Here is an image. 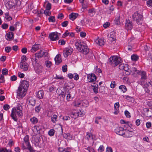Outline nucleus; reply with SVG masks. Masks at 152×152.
<instances>
[{"mask_svg":"<svg viewBox=\"0 0 152 152\" xmlns=\"http://www.w3.org/2000/svg\"><path fill=\"white\" fill-rule=\"evenodd\" d=\"M22 109V107L20 105H18L16 108H12L11 116L14 121H17L18 120L17 115L19 117L22 115L23 113Z\"/></svg>","mask_w":152,"mask_h":152,"instance_id":"obj_1","label":"nucleus"},{"mask_svg":"<svg viewBox=\"0 0 152 152\" xmlns=\"http://www.w3.org/2000/svg\"><path fill=\"white\" fill-rule=\"evenodd\" d=\"M75 46L76 49L80 52L86 55L89 52V50L86 44L83 42L78 41L75 42Z\"/></svg>","mask_w":152,"mask_h":152,"instance_id":"obj_2","label":"nucleus"},{"mask_svg":"<svg viewBox=\"0 0 152 152\" xmlns=\"http://www.w3.org/2000/svg\"><path fill=\"white\" fill-rule=\"evenodd\" d=\"M32 61L36 72L38 74L41 73L43 69V67L37 62L36 58H33Z\"/></svg>","mask_w":152,"mask_h":152,"instance_id":"obj_3","label":"nucleus"},{"mask_svg":"<svg viewBox=\"0 0 152 152\" xmlns=\"http://www.w3.org/2000/svg\"><path fill=\"white\" fill-rule=\"evenodd\" d=\"M121 62L120 57L117 56H114L110 57L109 59V63L113 66H116Z\"/></svg>","mask_w":152,"mask_h":152,"instance_id":"obj_4","label":"nucleus"},{"mask_svg":"<svg viewBox=\"0 0 152 152\" xmlns=\"http://www.w3.org/2000/svg\"><path fill=\"white\" fill-rule=\"evenodd\" d=\"M132 17L134 20L136 21L138 24H140V22L142 18V15H141L136 12L133 15Z\"/></svg>","mask_w":152,"mask_h":152,"instance_id":"obj_5","label":"nucleus"},{"mask_svg":"<svg viewBox=\"0 0 152 152\" xmlns=\"http://www.w3.org/2000/svg\"><path fill=\"white\" fill-rule=\"evenodd\" d=\"M27 90L19 87L17 91V95L19 97L22 98L24 96Z\"/></svg>","mask_w":152,"mask_h":152,"instance_id":"obj_6","label":"nucleus"},{"mask_svg":"<svg viewBox=\"0 0 152 152\" xmlns=\"http://www.w3.org/2000/svg\"><path fill=\"white\" fill-rule=\"evenodd\" d=\"M73 49L70 47H68L65 48L63 50V55L65 58L71 55L73 52Z\"/></svg>","mask_w":152,"mask_h":152,"instance_id":"obj_7","label":"nucleus"},{"mask_svg":"<svg viewBox=\"0 0 152 152\" xmlns=\"http://www.w3.org/2000/svg\"><path fill=\"white\" fill-rule=\"evenodd\" d=\"M129 126L127 127V129H125L124 134L126 137H132L134 135V133L133 132V129H130Z\"/></svg>","mask_w":152,"mask_h":152,"instance_id":"obj_8","label":"nucleus"},{"mask_svg":"<svg viewBox=\"0 0 152 152\" xmlns=\"http://www.w3.org/2000/svg\"><path fill=\"white\" fill-rule=\"evenodd\" d=\"M69 115L72 118L74 119L76 118L78 116H81V112L77 111L76 110H73L71 112Z\"/></svg>","mask_w":152,"mask_h":152,"instance_id":"obj_9","label":"nucleus"},{"mask_svg":"<svg viewBox=\"0 0 152 152\" xmlns=\"http://www.w3.org/2000/svg\"><path fill=\"white\" fill-rule=\"evenodd\" d=\"M24 142L23 143L22 146V148L23 149H27V147L30 145L29 142V138L28 135L26 136L24 138Z\"/></svg>","mask_w":152,"mask_h":152,"instance_id":"obj_10","label":"nucleus"},{"mask_svg":"<svg viewBox=\"0 0 152 152\" xmlns=\"http://www.w3.org/2000/svg\"><path fill=\"white\" fill-rule=\"evenodd\" d=\"M125 128H123L118 126L116 127L115 130V132L117 134L120 135H123L124 134L125 130Z\"/></svg>","mask_w":152,"mask_h":152,"instance_id":"obj_11","label":"nucleus"},{"mask_svg":"<svg viewBox=\"0 0 152 152\" xmlns=\"http://www.w3.org/2000/svg\"><path fill=\"white\" fill-rule=\"evenodd\" d=\"M29 83L28 81L26 80H23L21 81L19 87L23 89L27 90L29 86Z\"/></svg>","mask_w":152,"mask_h":152,"instance_id":"obj_12","label":"nucleus"},{"mask_svg":"<svg viewBox=\"0 0 152 152\" xmlns=\"http://www.w3.org/2000/svg\"><path fill=\"white\" fill-rule=\"evenodd\" d=\"M88 81L89 82H93L96 80V76L94 74H89L87 75Z\"/></svg>","mask_w":152,"mask_h":152,"instance_id":"obj_13","label":"nucleus"},{"mask_svg":"<svg viewBox=\"0 0 152 152\" xmlns=\"http://www.w3.org/2000/svg\"><path fill=\"white\" fill-rule=\"evenodd\" d=\"M132 22L129 20H126L125 23V28L127 30H131L132 28Z\"/></svg>","mask_w":152,"mask_h":152,"instance_id":"obj_14","label":"nucleus"},{"mask_svg":"<svg viewBox=\"0 0 152 152\" xmlns=\"http://www.w3.org/2000/svg\"><path fill=\"white\" fill-rule=\"evenodd\" d=\"M115 36V33L114 31H113L111 32L110 34L108 35V39L111 42L115 41L116 40Z\"/></svg>","mask_w":152,"mask_h":152,"instance_id":"obj_15","label":"nucleus"},{"mask_svg":"<svg viewBox=\"0 0 152 152\" xmlns=\"http://www.w3.org/2000/svg\"><path fill=\"white\" fill-rule=\"evenodd\" d=\"M28 64L26 62H21L20 63V67L23 70L26 71L28 69Z\"/></svg>","mask_w":152,"mask_h":152,"instance_id":"obj_16","label":"nucleus"},{"mask_svg":"<svg viewBox=\"0 0 152 152\" xmlns=\"http://www.w3.org/2000/svg\"><path fill=\"white\" fill-rule=\"evenodd\" d=\"M48 55V53L46 52L43 51L42 50H41L38 53L35 54V57L38 58L42 57L44 56H46Z\"/></svg>","mask_w":152,"mask_h":152,"instance_id":"obj_17","label":"nucleus"},{"mask_svg":"<svg viewBox=\"0 0 152 152\" xmlns=\"http://www.w3.org/2000/svg\"><path fill=\"white\" fill-rule=\"evenodd\" d=\"M40 138L38 136H35L33 138V142L35 145L38 146L40 142Z\"/></svg>","mask_w":152,"mask_h":152,"instance_id":"obj_18","label":"nucleus"},{"mask_svg":"<svg viewBox=\"0 0 152 152\" xmlns=\"http://www.w3.org/2000/svg\"><path fill=\"white\" fill-rule=\"evenodd\" d=\"M49 37L52 41L56 40L57 38V32H55L51 33L49 34Z\"/></svg>","mask_w":152,"mask_h":152,"instance_id":"obj_19","label":"nucleus"},{"mask_svg":"<svg viewBox=\"0 0 152 152\" xmlns=\"http://www.w3.org/2000/svg\"><path fill=\"white\" fill-rule=\"evenodd\" d=\"M96 43L99 46L104 45V43L103 39L102 38H98L95 40Z\"/></svg>","mask_w":152,"mask_h":152,"instance_id":"obj_20","label":"nucleus"},{"mask_svg":"<svg viewBox=\"0 0 152 152\" xmlns=\"http://www.w3.org/2000/svg\"><path fill=\"white\" fill-rule=\"evenodd\" d=\"M141 84L143 88H148L150 86H152V81H150L149 82L144 83L143 82L141 81Z\"/></svg>","mask_w":152,"mask_h":152,"instance_id":"obj_21","label":"nucleus"},{"mask_svg":"<svg viewBox=\"0 0 152 152\" xmlns=\"http://www.w3.org/2000/svg\"><path fill=\"white\" fill-rule=\"evenodd\" d=\"M119 104L118 102H116L115 104L114 105L115 111L114 113V114L117 115L119 113Z\"/></svg>","mask_w":152,"mask_h":152,"instance_id":"obj_22","label":"nucleus"},{"mask_svg":"<svg viewBox=\"0 0 152 152\" xmlns=\"http://www.w3.org/2000/svg\"><path fill=\"white\" fill-rule=\"evenodd\" d=\"M138 74L141 75V80H145L147 78V76L146 73L144 71H140L139 74Z\"/></svg>","mask_w":152,"mask_h":152,"instance_id":"obj_23","label":"nucleus"},{"mask_svg":"<svg viewBox=\"0 0 152 152\" xmlns=\"http://www.w3.org/2000/svg\"><path fill=\"white\" fill-rule=\"evenodd\" d=\"M40 45L38 44L34 45L32 47L31 50L33 53H34L39 49Z\"/></svg>","mask_w":152,"mask_h":152,"instance_id":"obj_24","label":"nucleus"},{"mask_svg":"<svg viewBox=\"0 0 152 152\" xmlns=\"http://www.w3.org/2000/svg\"><path fill=\"white\" fill-rule=\"evenodd\" d=\"M91 86L95 94L97 93L98 92V85L94 83Z\"/></svg>","mask_w":152,"mask_h":152,"instance_id":"obj_25","label":"nucleus"},{"mask_svg":"<svg viewBox=\"0 0 152 152\" xmlns=\"http://www.w3.org/2000/svg\"><path fill=\"white\" fill-rule=\"evenodd\" d=\"M37 96L39 99H42L44 96V91L42 90H40L38 91L37 95Z\"/></svg>","mask_w":152,"mask_h":152,"instance_id":"obj_26","label":"nucleus"},{"mask_svg":"<svg viewBox=\"0 0 152 152\" xmlns=\"http://www.w3.org/2000/svg\"><path fill=\"white\" fill-rule=\"evenodd\" d=\"M41 129V127L40 126H35L33 128V131L34 132H37L38 133H39V132Z\"/></svg>","mask_w":152,"mask_h":152,"instance_id":"obj_27","label":"nucleus"},{"mask_svg":"<svg viewBox=\"0 0 152 152\" xmlns=\"http://www.w3.org/2000/svg\"><path fill=\"white\" fill-rule=\"evenodd\" d=\"M124 70L125 71L126 74L127 75H130V72L132 71H131V69L129 68L128 65L127 64H126Z\"/></svg>","mask_w":152,"mask_h":152,"instance_id":"obj_28","label":"nucleus"},{"mask_svg":"<svg viewBox=\"0 0 152 152\" xmlns=\"http://www.w3.org/2000/svg\"><path fill=\"white\" fill-rule=\"evenodd\" d=\"M13 36V32H10L7 34V38L8 40H10L12 39Z\"/></svg>","mask_w":152,"mask_h":152,"instance_id":"obj_29","label":"nucleus"},{"mask_svg":"<svg viewBox=\"0 0 152 152\" xmlns=\"http://www.w3.org/2000/svg\"><path fill=\"white\" fill-rule=\"evenodd\" d=\"M77 16V14L75 13H72L69 15V18L72 20L75 19Z\"/></svg>","mask_w":152,"mask_h":152,"instance_id":"obj_30","label":"nucleus"},{"mask_svg":"<svg viewBox=\"0 0 152 152\" xmlns=\"http://www.w3.org/2000/svg\"><path fill=\"white\" fill-rule=\"evenodd\" d=\"M28 102L32 106L35 105L36 101L34 99L32 98H30Z\"/></svg>","mask_w":152,"mask_h":152,"instance_id":"obj_31","label":"nucleus"},{"mask_svg":"<svg viewBox=\"0 0 152 152\" xmlns=\"http://www.w3.org/2000/svg\"><path fill=\"white\" fill-rule=\"evenodd\" d=\"M131 71H132L130 72V73L131 72H132L133 73L135 74H139V72L140 71L138 70H137L136 68L135 67H133L132 68L131 70Z\"/></svg>","mask_w":152,"mask_h":152,"instance_id":"obj_32","label":"nucleus"},{"mask_svg":"<svg viewBox=\"0 0 152 152\" xmlns=\"http://www.w3.org/2000/svg\"><path fill=\"white\" fill-rule=\"evenodd\" d=\"M30 120L33 124H36L38 121L37 118L34 117L31 118Z\"/></svg>","mask_w":152,"mask_h":152,"instance_id":"obj_33","label":"nucleus"},{"mask_svg":"<svg viewBox=\"0 0 152 152\" xmlns=\"http://www.w3.org/2000/svg\"><path fill=\"white\" fill-rule=\"evenodd\" d=\"M0 152H12L11 149H7L5 148H0Z\"/></svg>","mask_w":152,"mask_h":152,"instance_id":"obj_34","label":"nucleus"},{"mask_svg":"<svg viewBox=\"0 0 152 152\" xmlns=\"http://www.w3.org/2000/svg\"><path fill=\"white\" fill-rule=\"evenodd\" d=\"M119 88L123 92H125L127 91V89L125 86L121 85L119 86Z\"/></svg>","mask_w":152,"mask_h":152,"instance_id":"obj_35","label":"nucleus"},{"mask_svg":"<svg viewBox=\"0 0 152 152\" xmlns=\"http://www.w3.org/2000/svg\"><path fill=\"white\" fill-rule=\"evenodd\" d=\"M95 9L93 8L91 9H89L88 10V13L91 16L93 15L95 13Z\"/></svg>","mask_w":152,"mask_h":152,"instance_id":"obj_36","label":"nucleus"},{"mask_svg":"<svg viewBox=\"0 0 152 152\" xmlns=\"http://www.w3.org/2000/svg\"><path fill=\"white\" fill-rule=\"evenodd\" d=\"M88 102L86 100H84L81 102L82 106L87 107L88 105Z\"/></svg>","mask_w":152,"mask_h":152,"instance_id":"obj_37","label":"nucleus"},{"mask_svg":"<svg viewBox=\"0 0 152 152\" xmlns=\"http://www.w3.org/2000/svg\"><path fill=\"white\" fill-rule=\"evenodd\" d=\"M62 61L61 56L60 54H58V64L61 63Z\"/></svg>","mask_w":152,"mask_h":152,"instance_id":"obj_38","label":"nucleus"},{"mask_svg":"<svg viewBox=\"0 0 152 152\" xmlns=\"http://www.w3.org/2000/svg\"><path fill=\"white\" fill-rule=\"evenodd\" d=\"M131 58L133 61H136L138 59V57L135 55H133L131 56Z\"/></svg>","mask_w":152,"mask_h":152,"instance_id":"obj_39","label":"nucleus"},{"mask_svg":"<svg viewBox=\"0 0 152 152\" xmlns=\"http://www.w3.org/2000/svg\"><path fill=\"white\" fill-rule=\"evenodd\" d=\"M27 148L29 151L30 152H35V151L33 149L30 145L27 146Z\"/></svg>","mask_w":152,"mask_h":152,"instance_id":"obj_40","label":"nucleus"},{"mask_svg":"<svg viewBox=\"0 0 152 152\" xmlns=\"http://www.w3.org/2000/svg\"><path fill=\"white\" fill-rule=\"evenodd\" d=\"M48 20L49 22H54L55 21V18L53 16H51L48 18Z\"/></svg>","mask_w":152,"mask_h":152,"instance_id":"obj_41","label":"nucleus"},{"mask_svg":"<svg viewBox=\"0 0 152 152\" xmlns=\"http://www.w3.org/2000/svg\"><path fill=\"white\" fill-rule=\"evenodd\" d=\"M45 64L48 68H50L52 65L51 62L49 61H47L45 62Z\"/></svg>","mask_w":152,"mask_h":152,"instance_id":"obj_42","label":"nucleus"},{"mask_svg":"<svg viewBox=\"0 0 152 152\" xmlns=\"http://www.w3.org/2000/svg\"><path fill=\"white\" fill-rule=\"evenodd\" d=\"M55 131L53 129H50L48 132L49 135L51 136H53V135L54 134Z\"/></svg>","mask_w":152,"mask_h":152,"instance_id":"obj_43","label":"nucleus"},{"mask_svg":"<svg viewBox=\"0 0 152 152\" xmlns=\"http://www.w3.org/2000/svg\"><path fill=\"white\" fill-rule=\"evenodd\" d=\"M66 41L63 39H60L58 41V44L61 45H64L65 44Z\"/></svg>","mask_w":152,"mask_h":152,"instance_id":"obj_44","label":"nucleus"},{"mask_svg":"<svg viewBox=\"0 0 152 152\" xmlns=\"http://www.w3.org/2000/svg\"><path fill=\"white\" fill-rule=\"evenodd\" d=\"M67 66L66 65L63 66L62 67V69L63 72H66L67 71Z\"/></svg>","mask_w":152,"mask_h":152,"instance_id":"obj_45","label":"nucleus"},{"mask_svg":"<svg viewBox=\"0 0 152 152\" xmlns=\"http://www.w3.org/2000/svg\"><path fill=\"white\" fill-rule=\"evenodd\" d=\"M57 118V115H54L51 118V121L53 123L56 122V119Z\"/></svg>","mask_w":152,"mask_h":152,"instance_id":"obj_46","label":"nucleus"},{"mask_svg":"<svg viewBox=\"0 0 152 152\" xmlns=\"http://www.w3.org/2000/svg\"><path fill=\"white\" fill-rule=\"evenodd\" d=\"M44 13L47 16H50L51 14L50 10H46L44 11Z\"/></svg>","mask_w":152,"mask_h":152,"instance_id":"obj_47","label":"nucleus"},{"mask_svg":"<svg viewBox=\"0 0 152 152\" xmlns=\"http://www.w3.org/2000/svg\"><path fill=\"white\" fill-rule=\"evenodd\" d=\"M59 80H62V82H64V78L61 76H58V82L59 81Z\"/></svg>","mask_w":152,"mask_h":152,"instance_id":"obj_48","label":"nucleus"},{"mask_svg":"<svg viewBox=\"0 0 152 152\" xmlns=\"http://www.w3.org/2000/svg\"><path fill=\"white\" fill-rule=\"evenodd\" d=\"M120 122L121 124H125L126 125H124V127L126 126V125L128 126V125L129 123V122L128 121L125 122V121L123 120H121L120 121Z\"/></svg>","mask_w":152,"mask_h":152,"instance_id":"obj_49","label":"nucleus"},{"mask_svg":"<svg viewBox=\"0 0 152 152\" xmlns=\"http://www.w3.org/2000/svg\"><path fill=\"white\" fill-rule=\"evenodd\" d=\"M126 64H121L119 66V69H120L124 70Z\"/></svg>","mask_w":152,"mask_h":152,"instance_id":"obj_50","label":"nucleus"},{"mask_svg":"<svg viewBox=\"0 0 152 152\" xmlns=\"http://www.w3.org/2000/svg\"><path fill=\"white\" fill-rule=\"evenodd\" d=\"M2 73L3 75H6L8 74V70L6 69L5 68L2 69Z\"/></svg>","mask_w":152,"mask_h":152,"instance_id":"obj_51","label":"nucleus"},{"mask_svg":"<svg viewBox=\"0 0 152 152\" xmlns=\"http://www.w3.org/2000/svg\"><path fill=\"white\" fill-rule=\"evenodd\" d=\"M51 8V4L49 3H48L46 4V10H50Z\"/></svg>","mask_w":152,"mask_h":152,"instance_id":"obj_52","label":"nucleus"},{"mask_svg":"<svg viewBox=\"0 0 152 152\" xmlns=\"http://www.w3.org/2000/svg\"><path fill=\"white\" fill-rule=\"evenodd\" d=\"M104 148L103 145H100L98 149V151L99 152H102L104 151Z\"/></svg>","mask_w":152,"mask_h":152,"instance_id":"obj_53","label":"nucleus"},{"mask_svg":"<svg viewBox=\"0 0 152 152\" xmlns=\"http://www.w3.org/2000/svg\"><path fill=\"white\" fill-rule=\"evenodd\" d=\"M91 137V138H92V135L90 133H88L86 135V138L88 140H89V139Z\"/></svg>","mask_w":152,"mask_h":152,"instance_id":"obj_54","label":"nucleus"},{"mask_svg":"<svg viewBox=\"0 0 152 152\" xmlns=\"http://www.w3.org/2000/svg\"><path fill=\"white\" fill-rule=\"evenodd\" d=\"M74 79L76 80H78L79 78V75L77 73H74L73 74Z\"/></svg>","mask_w":152,"mask_h":152,"instance_id":"obj_55","label":"nucleus"},{"mask_svg":"<svg viewBox=\"0 0 152 152\" xmlns=\"http://www.w3.org/2000/svg\"><path fill=\"white\" fill-rule=\"evenodd\" d=\"M126 116L128 118H130L131 117L130 113L128 111L126 110L124 112Z\"/></svg>","mask_w":152,"mask_h":152,"instance_id":"obj_56","label":"nucleus"},{"mask_svg":"<svg viewBox=\"0 0 152 152\" xmlns=\"http://www.w3.org/2000/svg\"><path fill=\"white\" fill-rule=\"evenodd\" d=\"M69 33L68 31H66L63 34L62 37L64 38L68 35H69Z\"/></svg>","mask_w":152,"mask_h":152,"instance_id":"obj_57","label":"nucleus"},{"mask_svg":"<svg viewBox=\"0 0 152 152\" xmlns=\"http://www.w3.org/2000/svg\"><path fill=\"white\" fill-rule=\"evenodd\" d=\"M110 87L112 88H114L115 86V82L114 81H112L110 84Z\"/></svg>","mask_w":152,"mask_h":152,"instance_id":"obj_58","label":"nucleus"},{"mask_svg":"<svg viewBox=\"0 0 152 152\" xmlns=\"http://www.w3.org/2000/svg\"><path fill=\"white\" fill-rule=\"evenodd\" d=\"M11 50V48L10 47H5V50L7 53L9 52Z\"/></svg>","mask_w":152,"mask_h":152,"instance_id":"obj_59","label":"nucleus"},{"mask_svg":"<svg viewBox=\"0 0 152 152\" xmlns=\"http://www.w3.org/2000/svg\"><path fill=\"white\" fill-rule=\"evenodd\" d=\"M147 5L148 6L152 7V0H149L147 2Z\"/></svg>","mask_w":152,"mask_h":152,"instance_id":"obj_60","label":"nucleus"},{"mask_svg":"<svg viewBox=\"0 0 152 152\" xmlns=\"http://www.w3.org/2000/svg\"><path fill=\"white\" fill-rule=\"evenodd\" d=\"M68 22L67 21H65L61 23V25L63 27H65L68 25Z\"/></svg>","mask_w":152,"mask_h":152,"instance_id":"obj_61","label":"nucleus"},{"mask_svg":"<svg viewBox=\"0 0 152 152\" xmlns=\"http://www.w3.org/2000/svg\"><path fill=\"white\" fill-rule=\"evenodd\" d=\"M115 23L116 25H119L120 24V23L119 21V18H116L115 20Z\"/></svg>","mask_w":152,"mask_h":152,"instance_id":"obj_62","label":"nucleus"},{"mask_svg":"<svg viewBox=\"0 0 152 152\" xmlns=\"http://www.w3.org/2000/svg\"><path fill=\"white\" fill-rule=\"evenodd\" d=\"M41 108L39 105L37 106L35 108V111L37 113H39Z\"/></svg>","mask_w":152,"mask_h":152,"instance_id":"obj_63","label":"nucleus"},{"mask_svg":"<svg viewBox=\"0 0 152 152\" xmlns=\"http://www.w3.org/2000/svg\"><path fill=\"white\" fill-rule=\"evenodd\" d=\"M106 152H113L112 148L110 147H107L106 149Z\"/></svg>","mask_w":152,"mask_h":152,"instance_id":"obj_64","label":"nucleus"}]
</instances>
